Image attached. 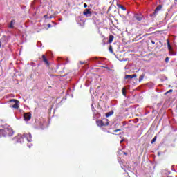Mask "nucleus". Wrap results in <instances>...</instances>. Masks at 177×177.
I'll use <instances>...</instances> for the list:
<instances>
[{
    "label": "nucleus",
    "instance_id": "obj_1",
    "mask_svg": "<svg viewBox=\"0 0 177 177\" xmlns=\"http://www.w3.org/2000/svg\"><path fill=\"white\" fill-rule=\"evenodd\" d=\"M3 129H0V138H4L7 135L8 136H12L15 132L13 129L10 127V126H8V124H4L2 126Z\"/></svg>",
    "mask_w": 177,
    "mask_h": 177
},
{
    "label": "nucleus",
    "instance_id": "obj_2",
    "mask_svg": "<svg viewBox=\"0 0 177 177\" xmlns=\"http://www.w3.org/2000/svg\"><path fill=\"white\" fill-rule=\"evenodd\" d=\"M24 138H26L28 142H32V136L31 133H24L23 136L19 135L17 137H15L13 140H16V143H24Z\"/></svg>",
    "mask_w": 177,
    "mask_h": 177
},
{
    "label": "nucleus",
    "instance_id": "obj_3",
    "mask_svg": "<svg viewBox=\"0 0 177 177\" xmlns=\"http://www.w3.org/2000/svg\"><path fill=\"white\" fill-rule=\"evenodd\" d=\"M97 125L98 127H107L109 124L108 119H104L103 120H97Z\"/></svg>",
    "mask_w": 177,
    "mask_h": 177
},
{
    "label": "nucleus",
    "instance_id": "obj_4",
    "mask_svg": "<svg viewBox=\"0 0 177 177\" xmlns=\"http://www.w3.org/2000/svg\"><path fill=\"white\" fill-rule=\"evenodd\" d=\"M10 103H15L13 105L10 106L12 109H19V100L13 99L10 100Z\"/></svg>",
    "mask_w": 177,
    "mask_h": 177
},
{
    "label": "nucleus",
    "instance_id": "obj_5",
    "mask_svg": "<svg viewBox=\"0 0 177 177\" xmlns=\"http://www.w3.org/2000/svg\"><path fill=\"white\" fill-rule=\"evenodd\" d=\"M83 15L86 16V17H91L93 16V12L91 11V9H85L83 12Z\"/></svg>",
    "mask_w": 177,
    "mask_h": 177
},
{
    "label": "nucleus",
    "instance_id": "obj_6",
    "mask_svg": "<svg viewBox=\"0 0 177 177\" xmlns=\"http://www.w3.org/2000/svg\"><path fill=\"white\" fill-rule=\"evenodd\" d=\"M134 18L138 20V21H142L143 20V15L142 14H135Z\"/></svg>",
    "mask_w": 177,
    "mask_h": 177
},
{
    "label": "nucleus",
    "instance_id": "obj_7",
    "mask_svg": "<svg viewBox=\"0 0 177 177\" xmlns=\"http://www.w3.org/2000/svg\"><path fill=\"white\" fill-rule=\"evenodd\" d=\"M24 118L25 121H30L31 120V113H26L24 114Z\"/></svg>",
    "mask_w": 177,
    "mask_h": 177
},
{
    "label": "nucleus",
    "instance_id": "obj_8",
    "mask_svg": "<svg viewBox=\"0 0 177 177\" xmlns=\"http://www.w3.org/2000/svg\"><path fill=\"white\" fill-rule=\"evenodd\" d=\"M136 77H137L136 74L126 75L124 78L125 80H132V78H136Z\"/></svg>",
    "mask_w": 177,
    "mask_h": 177
},
{
    "label": "nucleus",
    "instance_id": "obj_9",
    "mask_svg": "<svg viewBox=\"0 0 177 177\" xmlns=\"http://www.w3.org/2000/svg\"><path fill=\"white\" fill-rule=\"evenodd\" d=\"M161 8H162V6L161 5L158 6L157 8L155 9L154 15H157V13H158V12H160V10H161Z\"/></svg>",
    "mask_w": 177,
    "mask_h": 177
},
{
    "label": "nucleus",
    "instance_id": "obj_10",
    "mask_svg": "<svg viewBox=\"0 0 177 177\" xmlns=\"http://www.w3.org/2000/svg\"><path fill=\"white\" fill-rule=\"evenodd\" d=\"M15 23H16V21H15V19H12L9 24V28H15L14 25Z\"/></svg>",
    "mask_w": 177,
    "mask_h": 177
},
{
    "label": "nucleus",
    "instance_id": "obj_11",
    "mask_svg": "<svg viewBox=\"0 0 177 177\" xmlns=\"http://www.w3.org/2000/svg\"><path fill=\"white\" fill-rule=\"evenodd\" d=\"M43 62L47 64V66H49V62H48V59H46V57H45V55H42Z\"/></svg>",
    "mask_w": 177,
    "mask_h": 177
},
{
    "label": "nucleus",
    "instance_id": "obj_12",
    "mask_svg": "<svg viewBox=\"0 0 177 177\" xmlns=\"http://www.w3.org/2000/svg\"><path fill=\"white\" fill-rule=\"evenodd\" d=\"M113 114H114V111H111L106 113V118L111 117V115H113Z\"/></svg>",
    "mask_w": 177,
    "mask_h": 177
},
{
    "label": "nucleus",
    "instance_id": "obj_13",
    "mask_svg": "<svg viewBox=\"0 0 177 177\" xmlns=\"http://www.w3.org/2000/svg\"><path fill=\"white\" fill-rule=\"evenodd\" d=\"M167 48L169 49V50L171 51L172 50V46H171V44H169V40H167Z\"/></svg>",
    "mask_w": 177,
    "mask_h": 177
},
{
    "label": "nucleus",
    "instance_id": "obj_14",
    "mask_svg": "<svg viewBox=\"0 0 177 177\" xmlns=\"http://www.w3.org/2000/svg\"><path fill=\"white\" fill-rule=\"evenodd\" d=\"M113 39H114V36L110 35L109 39V44H111L113 42Z\"/></svg>",
    "mask_w": 177,
    "mask_h": 177
},
{
    "label": "nucleus",
    "instance_id": "obj_15",
    "mask_svg": "<svg viewBox=\"0 0 177 177\" xmlns=\"http://www.w3.org/2000/svg\"><path fill=\"white\" fill-rule=\"evenodd\" d=\"M144 78H145V74H142V75L140 76L139 79H138L139 82H142V81H143V79H144Z\"/></svg>",
    "mask_w": 177,
    "mask_h": 177
},
{
    "label": "nucleus",
    "instance_id": "obj_16",
    "mask_svg": "<svg viewBox=\"0 0 177 177\" xmlns=\"http://www.w3.org/2000/svg\"><path fill=\"white\" fill-rule=\"evenodd\" d=\"M118 8H120V9H122V10H127V8L121 4H118Z\"/></svg>",
    "mask_w": 177,
    "mask_h": 177
},
{
    "label": "nucleus",
    "instance_id": "obj_17",
    "mask_svg": "<svg viewBox=\"0 0 177 177\" xmlns=\"http://www.w3.org/2000/svg\"><path fill=\"white\" fill-rule=\"evenodd\" d=\"M156 140H157V136H155L151 141V143L153 144L154 143V142H156Z\"/></svg>",
    "mask_w": 177,
    "mask_h": 177
},
{
    "label": "nucleus",
    "instance_id": "obj_18",
    "mask_svg": "<svg viewBox=\"0 0 177 177\" xmlns=\"http://www.w3.org/2000/svg\"><path fill=\"white\" fill-rule=\"evenodd\" d=\"M122 95H123L124 96H126L127 93H125V87H124V88H122Z\"/></svg>",
    "mask_w": 177,
    "mask_h": 177
},
{
    "label": "nucleus",
    "instance_id": "obj_19",
    "mask_svg": "<svg viewBox=\"0 0 177 177\" xmlns=\"http://www.w3.org/2000/svg\"><path fill=\"white\" fill-rule=\"evenodd\" d=\"M173 91H174L173 89H170V90H169L167 92H166V93H165V95H168V93H172Z\"/></svg>",
    "mask_w": 177,
    "mask_h": 177
},
{
    "label": "nucleus",
    "instance_id": "obj_20",
    "mask_svg": "<svg viewBox=\"0 0 177 177\" xmlns=\"http://www.w3.org/2000/svg\"><path fill=\"white\" fill-rule=\"evenodd\" d=\"M109 52H111V53H113V47L111 46H109Z\"/></svg>",
    "mask_w": 177,
    "mask_h": 177
},
{
    "label": "nucleus",
    "instance_id": "obj_21",
    "mask_svg": "<svg viewBox=\"0 0 177 177\" xmlns=\"http://www.w3.org/2000/svg\"><path fill=\"white\" fill-rule=\"evenodd\" d=\"M165 63H168L169 62V57H167L165 59Z\"/></svg>",
    "mask_w": 177,
    "mask_h": 177
},
{
    "label": "nucleus",
    "instance_id": "obj_22",
    "mask_svg": "<svg viewBox=\"0 0 177 177\" xmlns=\"http://www.w3.org/2000/svg\"><path fill=\"white\" fill-rule=\"evenodd\" d=\"M32 146V145L31 144H28V147H29V149H31V147Z\"/></svg>",
    "mask_w": 177,
    "mask_h": 177
},
{
    "label": "nucleus",
    "instance_id": "obj_23",
    "mask_svg": "<svg viewBox=\"0 0 177 177\" xmlns=\"http://www.w3.org/2000/svg\"><path fill=\"white\" fill-rule=\"evenodd\" d=\"M120 131H121V129H118L114 130V132H118Z\"/></svg>",
    "mask_w": 177,
    "mask_h": 177
},
{
    "label": "nucleus",
    "instance_id": "obj_24",
    "mask_svg": "<svg viewBox=\"0 0 177 177\" xmlns=\"http://www.w3.org/2000/svg\"><path fill=\"white\" fill-rule=\"evenodd\" d=\"M84 8H88V5L86 3L84 4Z\"/></svg>",
    "mask_w": 177,
    "mask_h": 177
},
{
    "label": "nucleus",
    "instance_id": "obj_25",
    "mask_svg": "<svg viewBox=\"0 0 177 177\" xmlns=\"http://www.w3.org/2000/svg\"><path fill=\"white\" fill-rule=\"evenodd\" d=\"M53 17H55V16L50 15V17H49V19H53Z\"/></svg>",
    "mask_w": 177,
    "mask_h": 177
},
{
    "label": "nucleus",
    "instance_id": "obj_26",
    "mask_svg": "<svg viewBox=\"0 0 177 177\" xmlns=\"http://www.w3.org/2000/svg\"><path fill=\"white\" fill-rule=\"evenodd\" d=\"M92 107V111H93V110H95V108L93 107V104L91 105Z\"/></svg>",
    "mask_w": 177,
    "mask_h": 177
},
{
    "label": "nucleus",
    "instance_id": "obj_27",
    "mask_svg": "<svg viewBox=\"0 0 177 177\" xmlns=\"http://www.w3.org/2000/svg\"><path fill=\"white\" fill-rule=\"evenodd\" d=\"M44 19H48V15H44Z\"/></svg>",
    "mask_w": 177,
    "mask_h": 177
},
{
    "label": "nucleus",
    "instance_id": "obj_28",
    "mask_svg": "<svg viewBox=\"0 0 177 177\" xmlns=\"http://www.w3.org/2000/svg\"><path fill=\"white\" fill-rule=\"evenodd\" d=\"M48 27L50 28V27H52V25H50V24H48Z\"/></svg>",
    "mask_w": 177,
    "mask_h": 177
},
{
    "label": "nucleus",
    "instance_id": "obj_29",
    "mask_svg": "<svg viewBox=\"0 0 177 177\" xmlns=\"http://www.w3.org/2000/svg\"><path fill=\"white\" fill-rule=\"evenodd\" d=\"M80 64H84L85 62L80 61Z\"/></svg>",
    "mask_w": 177,
    "mask_h": 177
},
{
    "label": "nucleus",
    "instance_id": "obj_30",
    "mask_svg": "<svg viewBox=\"0 0 177 177\" xmlns=\"http://www.w3.org/2000/svg\"><path fill=\"white\" fill-rule=\"evenodd\" d=\"M151 44H153V45H154V44H156V42L151 41Z\"/></svg>",
    "mask_w": 177,
    "mask_h": 177
},
{
    "label": "nucleus",
    "instance_id": "obj_31",
    "mask_svg": "<svg viewBox=\"0 0 177 177\" xmlns=\"http://www.w3.org/2000/svg\"><path fill=\"white\" fill-rule=\"evenodd\" d=\"M124 156H127L128 155V153H127L126 152H124Z\"/></svg>",
    "mask_w": 177,
    "mask_h": 177
},
{
    "label": "nucleus",
    "instance_id": "obj_32",
    "mask_svg": "<svg viewBox=\"0 0 177 177\" xmlns=\"http://www.w3.org/2000/svg\"><path fill=\"white\" fill-rule=\"evenodd\" d=\"M124 139L123 140H122L121 141H120V143H122V142H124Z\"/></svg>",
    "mask_w": 177,
    "mask_h": 177
},
{
    "label": "nucleus",
    "instance_id": "obj_33",
    "mask_svg": "<svg viewBox=\"0 0 177 177\" xmlns=\"http://www.w3.org/2000/svg\"><path fill=\"white\" fill-rule=\"evenodd\" d=\"M165 174H171V172L170 171H167V173H165Z\"/></svg>",
    "mask_w": 177,
    "mask_h": 177
},
{
    "label": "nucleus",
    "instance_id": "obj_34",
    "mask_svg": "<svg viewBox=\"0 0 177 177\" xmlns=\"http://www.w3.org/2000/svg\"><path fill=\"white\" fill-rule=\"evenodd\" d=\"M106 68H108V70H109L110 68H108V67H106Z\"/></svg>",
    "mask_w": 177,
    "mask_h": 177
},
{
    "label": "nucleus",
    "instance_id": "obj_35",
    "mask_svg": "<svg viewBox=\"0 0 177 177\" xmlns=\"http://www.w3.org/2000/svg\"><path fill=\"white\" fill-rule=\"evenodd\" d=\"M59 20L61 21V20H62V19H59Z\"/></svg>",
    "mask_w": 177,
    "mask_h": 177
}]
</instances>
